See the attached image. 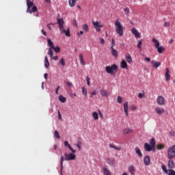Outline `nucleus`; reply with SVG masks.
Listing matches in <instances>:
<instances>
[{
  "instance_id": "nucleus-1",
  "label": "nucleus",
  "mask_w": 175,
  "mask_h": 175,
  "mask_svg": "<svg viewBox=\"0 0 175 175\" xmlns=\"http://www.w3.org/2000/svg\"><path fill=\"white\" fill-rule=\"evenodd\" d=\"M57 24L59 25V31L62 33H65L66 36L70 38V28L68 27L67 30L64 28V25L65 24V21H64V18H59V15H58L57 18Z\"/></svg>"
},
{
  "instance_id": "nucleus-2",
  "label": "nucleus",
  "mask_w": 175,
  "mask_h": 175,
  "mask_svg": "<svg viewBox=\"0 0 175 175\" xmlns=\"http://www.w3.org/2000/svg\"><path fill=\"white\" fill-rule=\"evenodd\" d=\"M64 157V156H62L60 159L61 173H62V170L64 169V161H75L76 159V154L74 153H65Z\"/></svg>"
},
{
  "instance_id": "nucleus-3",
  "label": "nucleus",
  "mask_w": 175,
  "mask_h": 175,
  "mask_svg": "<svg viewBox=\"0 0 175 175\" xmlns=\"http://www.w3.org/2000/svg\"><path fill=\"white\" fill-rule=\"evenodd\" d=\"M27 13H30V14H32V13L37 12L36 14V17L38 16V8L36 5H35V3L33 2L27 0Z\"/></svg>"
},
{
  "instance_id": "nucleus-4",
  "label": "nucleus",
  "mask_w": 175,
  "mask_h": 175,
  "mask_svg": "<svg viewBox=\"0 0 175 175\" xmlns=\"http://www.w3.org/2000/svg\"><path fill=\"white\" fill-rule=\"evenodd\" d=\"M105 71L107 73H109V75H116L118 71V66L116 64H113L111 66H107L105 68Z\"/></svg>"
},
{
  "instance_id": "nucleus-5",
  "label": "nucleus",
  "mask_w": 175,
  "mask_h": 175,
  "mask_svg": "<svg viewBox=\"0 0 175 175\" xmlns=\"http://www.w3.org/2000/svg\"><path fill=\"white\" fill-rule=\"evenodd\" d=\"M115 25H116V31L117 33L120 35V36H122L124 35V27L122 25H121V22L120 21L116 20L115 22Z\"/></svg>"
},
{
  "instance_id": "nucleus-6",
  "label": "nucleus",
  "mask_w": 175,
  "mask_h": 175,
  "mask_svg": "<svg viewBox=\"0 0 175 175\" xmlns=\"http://www.w3.org/2000/svg\"><path fill=\"white\" fill-rule=\"evenodd\" d=\"M167 154L168 159H173L175 157V145L168 149Z\"/></svg>"
},
{
  "instance_id": "nucleus-7",
  "label": "nucleus",
  "mask_w": 175,
  "mask_h": 175,
  "mask_svg": "<svg viewBox=\"0 0 175 175\" xmlns=\"http://www.w3.org/2000/svg\"><path fill=\"white\" fill-rule=\"evenodd\" d=\"M131 32H132L133 35H134L135 38H136V39H139V38L142 37V35H140V33L139 32V31L137 30V29L135 27H133L131 29Z\"/></svg>"
},
{
  "instance_id": "nucleus-8",
  "label": "nucleus",
  "mask_w": 175,
  "mask_h": 175,
  "mask_svg": "<svg viewBox=\"0 0 175 175\" xmlns=\"http://www.w3.org/2000/svg\"><path fill=\"white\" fill-rule=\"evenodd\" d=\"M144 162L146 166H149L150 163H151V159L150 158V156L148 155L145 156L144 159Z\"/></svg>"
},
{
  "instance_id": "nucleus-9",
  "label": "nucleus",
  "mask_w": 175,
  "mask_h": 175,
  "mask_svg": "<svg viewBox=\"0 0 175 175\" xmlns=\"http://www.w3.org/2000/svg\"><path fill=\"white\" fill-rule=\"evenodd\" d=\"M109 50H110L111 54V55H113V57H115V58H117V57H118V51L117 50H116L113 47H110Z\"/></svg>"
},
{
  "instance_id": "nucleus-10",
  "label": "nucleus",
  "mask_w": 175,
  "mask_h": 175,
  "mask_svg": "<svg viewBox=\"0 0 175 175\" xmlns=\"http://www.w3.org/2000/svg\"><path fill=\"white\" fill-rule=\"evenodd\" d=\"M93 25L94 26V27L96 28V30L98 31V32H100V27H103L102 26L99 22H93L92 23Z\"/></svg>"
},
{
  "instance_id": "nucleus-11",
  "label": "nucleus",
  "mask_w": 175,
  "mask_h": 175,
  "mask_svg": "<svg viewBox=\"0 0 175 175\" xmlns=\"http://www.w3.org/2000/svg\"><path fill=\"white\" fill-rule=\"evenodd\" d=\"M64 146H65V147H68V148H69V150H70V151H72V152H73V154H75V152H76V150H75V149H73V148H72V146H70V144H69V142L68 141L64 142Z\"/></svg>"
},
{
  "instance_id": "nucleus-12",
  "label": "nucleus",
  "mask_w": 175,
  "mask_h": 175,
  "mask_svg": "<svg viewBox=\"0 0 175 175\" xmlns=\"http://www.w3.org/2000/svg\"><path fill=\"white\" fill-rule=\"evenodd\" d=\"M170 70H169V68H166L165 70V80L166 81H169L170 80Z\"/></svg>"
},
{
  "instance_id": "nucleus-13",
  "label": "nucleus",
  "mask_w": 175,
  "mask_h": 175,
  "mask_svg": "<svg viewBox=\"0 0 175 175\" xmlns=\"http://www.w3.org/2000/svg\"><path fill=\"white\" fill-rule=\"evenodd\" d=\"M100 94L101 96H105V98H109V92L107 90H100Z\"/></svg>"
},
{
  "instance_id": "nucleus-14",
  "label": "nucleus",
  "mask_w": 175,
  "mask_h": 175,
  "mask_svg": "<svg viewBox=\"0 0 175 175\" xmlns=\"http://www.w3.org/2000/svg\"><path fill=\"white\" fill-rule=\"evenodd\" d=\"M157 103L158 105H160L161 106H162V105L165 103V98H163V96H159L157 98Z\"/></svg>"
},
{
  "instance_id": "nucleus-15",
  "label": "nucleus",
  "mask_w": 175,
  "mask_h": 175,
  "mask_svg": "<svg viewBox=\"0 0 175 175\" xmlns=\"http://www.w3.org/2000/svg\"><path fill=\"white\" fill-rule=\"evenodd\" d=\"M124 113L126 114V116L128 117L129 113L128 112V109H129V105H128V102H126L124 105Z\"/></svg>"
},
{
  "instance_id": "nucleus-16",
  "label": "nucleus",
  "mask_w": 175,
  "mask_h": 175,
  "mask_svg": "<svg viewBox=\"0 0 175 175\" xmlns=\"http://www.w3.org/2000/svg\"><path fill=\"white\" fill-rule=\"evenodd\" d=\"M155 111H156V113H157V114H159V115H161V114H163V113H165V109H163V108H159V107H157L156 109H155Z\"/></svg>"
},
{
  "instance_id": "nucleus-17",
  "label": "nucleus",
  "mask_w": 175,
  "mask_h": 175,
  "mask_svg": "<svg viewBox=\"0 0 175 175\" xmlns=\"http://www.w3.org/2000/svg\"><path fill=\"white\" fill-rule=\"evenodd\" d=\"M103 172L104 175H111V172L106 167H103Z\"/></svg>"
},
{
  "instance_id": "nucleus-18",
  "label": "nucleus",
  "mask_w": 175,
  "mask_h": 175,
  "mask_svg": "<svg viewBox=\"0 0 175 175\" xmlns=\"http://www.w3.org/2000/svg\"><path fill=\"white\" fill-rule=\"evenodd\" d=\"M129 170L131 173V175H135V172H136V170L135 169V166L132 165H129Z\"/></svg>"
},
{
  "instance_id": "nucleus-19",
  "label": "nucleus",
  "mask_w": 175,
  "mask_h": 175,
  "mask_svg": "<svg viewBox=\"0 0 175 175\" xmlns=\"http://www.w3.org/2000/svg\"><path fill=\"white\" fill-rule=\"evenodd\" d=\"M144 149L146 151L150 152L152 150V146L150 145L148 143H145L144 144Z\"/></svg>"
},
{
  "instance_id": "nucleus-20",
  "label": "nucleus",
  "mask_w": 175,
  "mask_h": 175,
  "mask_svg": "<svg viewBox=\"0 0 175 175\" xmlns=\"http://www.w3.org/2000/svg\"><path fill=\"white\" fill-rule=\"evenodd\" d=\"M109 147H110V148H114V150H116L117 151H121V150H122L121 146H116L113 144H110Z\"/></svg>"
},
{
  "instance_id": "nucleus-21",
  "label": "nucleus",
  "mask_w": 175,
  "mask_h": 175,
  "mask_svg": "<svg viewBox=\"0 0 175 175\" xmlns=\"http://www.w3.org/2000/svg\"><path fill=\"white\" fill-rule=\"evenodd\" d=\"M125 59L126 61L129 63L131 64V62H132L133 59H132V57H131V55H129V53H127L125 55Z\"/></svg>"
},
{
  "instance_id": "nucleus-22",
  "label": "nucleus",
  "mask_w": 175,
  "mask_h": 175,
  "mask_svg": "<svg viewBox=\"0 0 175 175\" xmlns=\"http://www.w3.org/2000/svg\"><path fill=\"white\" fill-rule=\"evenodd\" d=\"M120 66L122 69H125L126 68H128V64L125 60H122L120 63Z\"/></svg>"
},
{
  "instance_id": "nucleus-23",
  "label": "nucleus",
  "mask_w": 175,
  "mask_h": 175,
  "mask_svg": "<svg viewBox=\"0 0 175 175\" xmlns=\"http://www.w3.org/2000/svg\"><path fill=\"white\" fill-rule=\"evenodd\" d=\"M44 66L46 68L50 67V62H49V58L47 56H45Z\"/></svg>"
},
{
  "instance_id": "nucleus-24",
  "label": "nucleus",
  "mask_w": 175,
  "mask_h": 175,
  "mask_svg": "<svg viewBox=\"0 0 175 175\" xmlns=\"http://www.w3.org/2000/svg\"><path fill=\"white\" fill-rule=\"evenodd\" d=\"M152 42L153 43H154V47H155L156 49H157V48L159 47V41H158L157 39L153 38V39L152 40Z\"/></svg>"
},
{
  "instance_id": "nucleus-25",
  "label": "nucleus",
  "mask_w": 175,
  "mask_h": 175,
  "mask_svg": "<svg viewBox=\"0 0 175 175\" xmlns=\"http://www.w3.org/2000/svg\"><path fill=\"white\" fill-rule=\"evenodd\" d=\"M152 66H154V68H159V66H161V62H155L154 61H152Z\"/></svg>"
},
{
  "instance_id": "nucleus-26",
  "label": "nucleus",
  "mask_w": 175,
  "mask_h": 175,
  "mask_svg": "<svg viewBox=\"0 0 175 175\" xmlns=\"http://www.w3.org/2000/svg\"><path fill=\"white\" fill-rule=\"evenodd\" d=\"M47 42H48V46H49L50 47L49 49H54V42H53L51 40L48 39Z\"/></svg>"
},
{
  "instance_id": "nucleus-27",
  "label": "nucleus",
  "mask_w": 175,
  "mask_h": 175,
  "mask_svg": "<svg viewBox=\"0 0 175 175\" xmlns=\"http://www.w3.org/2000/svg\"><path fill=\"white\" fill-rule=\"evenodd\" d=\"M135 152L137 154H138L139 158H142V157H143V154L142 153V151H140V148H135Z\"/></svg>"
},
{
  "instance_id": "nucleus-28",
  "label": "nucleus",
  "mask_w": 175,
  "mask_h": 175,
  "mask_svg": "<svg viewBox=\"0 0 175 175\" xmlns=\"http://www.w3.org/2000/svg\"><path fill=\"white\" fill-rule=\"evenodd\" d=\"M77 0H69L68 3L71 8H73L76 5Z\"/></svg>"
},
{
  "instance_id": "nucleus-29",
  "label": "nucleus",
  "mask_w": 175,
  "mask_h": 175,
  "mask_svg": "<svg viewBox=\"0 0 175 175\" xmlns=\"http://www.w3.org/2000/svg\"><path fill=\"white\" fill-rule=\"evenodd\" d=\"M168 167L169 169H173L174 167V162L173 161H168Z\"/></svg>"
},
{
  "instance_id": "nucleus-30",
  "label": "nucleus",
  "mask_w": 175,
  "mask_h": 175,
  "mask_svg": "<svg viewBox=\"0 0 175 175\" xmlns=\"http://www.w3.org/2000/svg\"><path fill=\"white\" fill-rule=\"evenodd\" d=\"M157 49L159 54H162V53L163 51H165V48H163V46H159L158 48H157Z\"/></svg>"
},
{
  "instance_id": "nucleus-31",
  "label": "nucleus",
  "mask_w": 175,
  "mask_h": 175,
  "mask_svg": "<svg viewBox=\"0 0 175 175\" xmlns=\"http://www.w3.org/2000/svg\"><path fill=\"white\" fill-rule=\"evenodd\" d=\"M59 102H62V103H65V102H66V98L61 95L59 96Z\"/></svg>"
},
{
  "instance_id": "nucleus-32",
  "label": "nucleus",
  "mask_w": 175,
  "mask_h": 175,
  "mask_svg": "<svg viewBox=\"0 0 175 175\" xmlns=\"http://www.w3.org/2000/svg\"><path fill=\"white\" fill-rule=\"evenodd\" d=\"M76 146L77 148H79V150L81 151V146H83V142H81V141H78Z\"/></svg>"
},
{
  "instance_id": "nucleus-33",
  "label": "nucleus",
  "mask_w": 175,
  "mask_h": 175,
  "mask_svg": "<svg viewBox=\"0 0 175 175\" xmlns=\"http://www.w3.org/2000/svg\"><path fill=\"white\" fill-rule=\"evenodd\" d=\"M79 61L81 65H85V62H84V59L83 58V55L81 54L79 55Z\"/></svg>"
},
{
  "instance_id": "nucleus-34",
  "label": "nucleus",
  "mask_w": 175,
  "mask_h": 175,
  "mask_svg": "<svg viewBox=\"0 0 175 175\" xmlns=\"http://www.w3.org/2000/svg\"><path fill=\"white\" fill-rule=\"evenodd\" d=\"M54 136L57 139H61V135H59V132L57 130H55L54 131Z\"/></svg>"
},
{
  "instance_id": "nucleus-35",
  "label": "nucleus",
  "mask_w": 175,
  "mask_h": 175,
  "mask_svg": "<svg viewBox=\"0 0 175 175\" xmlns=\"http://www.w3.org/2000/svg\"><path fill=\"white\" fill-rule=\"evenodd\" d=\"M49 55H50L51 58H53V55H54V52H53V48H49L48 51Z\"/></svg>"
},
{
  "instance_id": "nucleus-36",
  "label": "nucleus",
  "mask_w": 175,
  "mask_h": 175,
  "mask_svg": "<svg viewBox=\"0 0 175 175\" xmlns=\"http://www.w3.org/2000/svg\"><path fill=\"white\" fill-rule=\"evenodd\" d=\"M132 132H133V130L131 129H125L124 130V133H125L126 135H128V133H132Z\"/></svg>"
},
{
  "instance_id": "nucleus-37",
  "label": "nucleus",
  "mask_w": 175,
  "mask_h": 175,
  "mask_svg": "<svg viewBox=\"0 0 175 175\" xmlns=\"http://www.w3.org/2000/svg\"><path fill=\"white\" fill-rule=\"evenodd\" d=\"M92 117L94 120H98L99 119V116L98 115V113L96 112H93L92 113Z\"/></svg>"
},
{
  "instance_id": "nucleus-38",
  "label": "nucleus",
  "mask_w": 175,
  "mask_h": 175,
  "mask_svg": "<svg viewBox=\"0 0 175 175\" xmlns=\"http://www.w3.org/2000/svg\"><path fill=\"white\" fill-rule=\"evenodd\" d=\"M150 144L152 147H154V146H155L156 144V142H155V138H152L150 140Z\"/></svg>"
},
{
  "instance_id": "nucleus-39",
  "label": "nucleus",
  "mask_w": 175,
  "mask_h": 175,
  "mask_svg": "<svg viewBox=\"0 0 175 175\" xmlns=\"http://www.w3.org/2000/svg\"><path fill=\"white\" fill-rule=\"evenodd\" d=\"M165 148V145L162 144H159L157 145V150H162Z\"/></svg>"
},
{
  "instance_id": "nucleus-40",
  "label": "nucleus",
  "mask_w": 175,
  "mask_h": 175,
  "mask_svg": "<svg viewBox=\"0 0 175 175\" xmlns=\"http://www.w3.org/2000/svg\"><path fill=\"white\" fill-rule=\"evenodd\" d=\"M161 169H162L163 172H164V173H165V174H167L168 171H167V169L166 168V165H163L161 166Z\"/></svg>"
},
{
  "instance_id": "nucleus-41",
  "label": "nucleus",
  "mask_w": 175,
  "mask_h": 175,
  "mask_svg": "<svg viewBox=\"0 0 175 175\" xmlns=\"http://www.w3.org/2000/svg\"><path fill=\"white\" fill-rule=\"evenodd\" d=\"M83 29L85 31V32H88L90 29H88V25L85 24L83 25Z\"/></svg>"
},
{
  "instance_id": "nucleus-42",
  "label": "nucleus",
  "mask_w": 175,
  "mask_h": 175,
  "mask_svg": "<svg viewBox=\"0 0 175 175\" xmlns=\"http://www.w3.org/2000/svg\"><path fill=\"white\" fill-rule=\"evenodd\" d=\"M59 64H60V65H62V66H65V65H66V64L65 63V59H64V58L61 59Z\"/></svg>"
},
{
  "instance_id": "nucleus-43",
  "label": "nucleus",
  "mask_w": 175,
  "mask_h": 175,
  "mask_svg": "<svg viewBox=\"0 0 175 175\" xmlns=\"http://www.w3.org/2000/svg\"><path fill=\"white\" fill-rule=\"evenodd\" d=\"M168 175H175V171L172 170V169H169L168 170Z\"/></svg>"
},
{
  "instance_id": "nucleus-44",
  "label": "nucleus",
  "mask_w": 175,
  "mask_h": 175,
  "mask_svg": "<svg viewBox=\"0 0 175 175\" xmlns=\"http://www.w3.org/2000/svg\"><path fill=\"white\" fill-rule=\"evenodd\" d=\"M55 53H59L61 51V49L59 46H56L53 48Z\"/></svg>"
},
{
  "instance_id": "nucleus-45",
  "label": "nucleus",
  "mask_w": 175,
  "mask_h": 175,
  "mask_svg": "<svg viewBox=\"0 0 175 175\" xmlns=\"http://www.w3.org/2000/svg\"><path fill=\"white\" fill-rule=\"evenodd\" d=\"M82 93H83V95H85V96H87V89H85L84 87L82 88Z\"/></svg>"
},
{
  "instance_id": "nucleus-46",
  "label": "nucleus",
  "mask_w": 175,
  "mask_h": 175,
  "mask_svg": "<svg viewBox=\"0 0 175 175\" xmlns=\"http://www.w3.org/2000/svg\"><path fill=\"white\" fill-rule=\"evenodd\" d=\"M118 103H122V97L118 96L117 98Z\"/></svg>"
},
{
  "instance_id": "nucleus-47",
  "label": "nucleus",
  "mask_w": 175,
  "mask_h": 175,
  "mask_svg": "<svg viewBox=\"0 0 175 175\" xmlns=\"http://www.w3.org/2000/svg\"><path fill=\"white\" fill-rule=\"evenodd\" d=\"M111 43H112V44H111V47H112V49H114V46H116V40L115 39H112L111 40Z\"/></svg>"
},
{
  "instance_id": "nucleus-48",
  "label": "nucleus",
  "mask_w": 175,
  "mask_h": 175,
  "mask_svg": "<svg viewBox=\"0 0 175 175\" xmlns=\"http://www.w3.org/2000/svg\"><path fill=\"white\" fill-rule=\"evenodd\" d=\"M66 84L68 85V87H73V83H72L70 81L66 82Z\"/></svg>"
},
{
  "instance_id": "nucleus-49",
  "label": "nucleus",
  "mask_w": 175,
  "mask_h": 175,
  "mask_svg": "<svg viewBox=\"0 0 175 175\" xmlns=\"http://www.w3.org/2000/svg\"><path fill=\"white\" fill-rule=\"evenodd\" d=\"M142 40L138 41V43H137V48L138 49H142Z\"/></svg>"
},
{
  "instance_id": "nucleus-50",
  "label": "nucleus",
  "mask_w": 175,
  "mask_h": 175,
  "mask_svg": "<svg viewBox=\"0 0 175 175\" xmlns=\"http://www.w3.org/2000/svg\"><path fill=\"white\" fill-rule=\"evenodd\" d=\"M124 14H129V8H126L124 9Z\"/></svg>"
},
{
  "instance_id": "nucleus-51",
  "label": "nucleus",
  "mask_w": 175,
  "mask_h": 175,
  "mask_svg": "<svg viewBox=\"0 0 175 175\" xmlns=\"http://www.w3.org/2000/svg\"><path fill=\"white\" fill-rule=\"evenodd\" d=\"M58 118L59 120H62V115H61V112L58 111Z\"/></svg>"
},
{
  "instance_id": "nucleus-52",
  "label": "nucleus",
  "mask_w": 175,
  "mask_h": 175,
  "mask_svg": "<svg viewBox=\"0 0 175 175\" xmlns=\"http://www.w3.org/2000/svg\"><path fill=\"white\" fill-rule=\"evenodd\" d=\"M164 27H170V23L165 22L164 23Z\"/></svg>"
},
{
  "instance_id": "nucleus-53",
  "label": "nucleus",
  "mask_w": 175,
  "mask_h": 175,
  "mask_svg": "<svg viewBox=\"0 0 175 175\" xmlns=\"http://www.w3.org/2000/svg\"><path fill=\"white\" fill-rule=\"evenodd\" d=\"M98 114L100 117V118H102V120H103V114H102V112L100 111V110H98Z\"/></svg>"
},
{
  "instance_id": "nucleus-54",
  "label": "nucleus",
  "mask_w": 175,
  "mask_h": 175,
  "mask_svg": "<svg viewBox=\"0 0 175 175\" xmlns=\"http://www.w3.org/2000/svg\"><path fill=\"white\" fill-rule=\"evenodd\" d=\"M51 59H53V61H57L58 60V56H55V57H53L52 56V57H51Z\"/></svg>"
},
{
  "instance_id": "nucleus-55",
  "label": "nucleus",
  "mask_w": 175,
  "mask_h": 175,
  "mask_svg": "<svg viewBox=\"0 0 175 175\" xmlns=\"http://www.w3.org/2000/svg\"><path fill=\"white\" fill-rule=\"evenodd\" d=\"M106 162L108 163V165H111V161L110 159H106Z\"/></svg>"
},
{
  "instance_id": "nucleus-56",
  "label": "nucleus",
  "mask_w": 175,
  "mask_h": 175,
  "mask_svg": "<svg viewBox=\"0 0 175 175\" xmlns=\"http://www.w3.org/2000/svg\"><path fill=\"white\" fill-rule=\"evenodd\" d=\"M143 96H144V95L142 93L138 94V98H139L140 99H142V98H143Z\"/></svg>"
},
{
  "instance_id": "nucleus-57",
  "label": "nucleus",
  "mask_w": 175,
  "mask_h": 175,
  "mask_svg": "<svg viewBox=\"0 0 175 175\" xmlns=\"http://www.w3.org/2000/svg\"><path fill=\"white\" fill-rule=\"evenodd\" d=\"M41 32L44 36H47V33H46V31H44V29H41Z\"/></svg>"
},
{
  "instance_id": "nucleus-58",
  "label": "nucleus",
  "mask_w": 175,
  "mask_h": 175,
  "mask_svg": "<svg viewBox=\"0 0 175 175\" xmlns=\"http://www.w3.org/2000/svg\"><path fill=\"white\" fill-rule=\"evenodd\" d=\"M100 43H101V44H104V43H105V39H103V38H100Z\"/></svg>"
},
{
  "instance_id": "nucleus-59",
  "label": "nucleus",
  "mask_w": 175,
  "mask_h": 175,
  "mask_svg": "<svg viewBox=\"0 0 175 175\" xmlns=\"http://www.w3.org/2000/svg\"><path fill=\"white\" fill-rule=\"evenodd\" d=\"M86 81H87L88 85H90L91 82H90V78L88 77V78L86 79Z\"/></svg>"
},
{
  "instance_id": "nucleus-60",
  "label": "nucleus",
  "mask_w": 175,
  "mask_h": 175,
  "mask_svg": "<svg viewBox=\"0 0 175 175\" xmlns=\"http://www.w3.org/2000/svg\"><path fill=\"white\" fill-rule=\"evenodd\" d=\"M58 90H59V85H58L55 90V94L58 95Z\"/></svg>"
},
{
  "instance_id": "nucleus-61",
  "label": "nucleus",
  "mask_w": 175,
  "mask_h": 175,
  "mask_svg": "<svg viewBox=\"0 0 175 175\" xmlns=\"http://www.w3.org/2000/svg\"><path fill=\"white\" fill-rule=\"evenodd\" d=\"M131 110H136V107L135 105H131Z\"/></svg>"
},
{
  "instance_id": "nucleus-62",
  "label": "nucleus",
  "mask_w": 175,
  "mask_h": 175,
  "mask_svg": "<svg viewBox=\"0 0 175 175\" xmlns=\"http://www.w3.org/2000/svg\"><path fill=\"white\" fill-rule=\"evenodd\" d=\"M156 150H157V149L155 148V146H152V150H151V151H153L154 152H155Z\"/></svg>"
},
{
  "instance_id": "nucleus-63",
  "label": "nucleus",
  "mask_w": 175,
  "mask_h": 175,
  "mask_svg": "<svg viewBox=\"0 0 175 175\" xmlns=\"http://www.w3.org/2000/svg\"><path fill=\"white\" fill-rule=\"evenodd\" d=\"M92 95H96V94H97V92H96V90H94L92 93Z\"/></svg>"
},
{
  "instance_id": "nucleus-64",
  "label": "nucleus",
  "mask_w": 175,
  "mask_h": 175,
  "mask_svg": "<svg viewBox=\"0 0 175 175\" xmlns=\"http://www.w3.org/2000/svg\"><path fill=\"white\" fill-rule=\"evenodd\" d=\"M145 61H147V62H150V61H151V59H150V57H146L145 59Z\"/></svg>"
}]
</instances>
